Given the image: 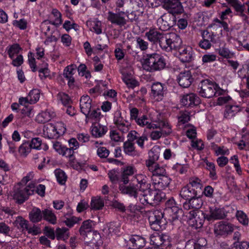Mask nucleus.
Instances as JSON below:
<instances>
[{
	"label": "nucleus",
	"mask_w": 249,
	"mask_h": 249,
	"mask_svg": "<svg viewBox=\"0 0 249 249\" xmlns=\"http://www.w3.org/2000/svg\"><path fill=\"white\" fill-rule=\"evenodd\" d=\"M191 71H185L180 72L177 77V81L180 86L183 88H187L190 87L193 81Z\"/></svg>",
	"instance_id": "16"
},
{
	"label": "nucleus",
	"mask_w": 249,
	"mask_h": 249,
	"mask_svg": "<svg viewBox=\"0 0 249 249\" xmlns=\"http://www.w3.org/2000/svg\"><path fill=\"white\" fill-rule=\"evenodd\" d=\"M104 206V201L100 197H94L91 198L90 207L92 210H100Z\"/></svg>",
	"instance_id": "46"
},
{
	"label": "nucleus",
	"mask_w": 249,
	"mask_h": 249,
	"mask_svg": "<svg viewBox=\"0 0 249 249\" xmlns=\"http://www.w3.org/2000/svg\"><path fill=\"white\" fill-rule=\"evenodd\" d=\"M54 113L48 110L43 111L36 117V121L39 123L44 124L49 122L54 116Z\"/></svg>",
	"instance_id": "38"
},
{
	"label": "nucleus",
	"mask_w": 249,
	"mask_h": 249,
	"mask_svg": "<svg viewBox=\"0 0 249 249\" xmlns=\"http://www.w3.org/2000/svg\"><path fill=\"white\" fill-rule=\"evenodd\" d=\"M66 131L64 124L61 122L55 124H48L45 125L43 129L44 137L49 139H57L63 135Z\"/></svg>",
	"instance_id": "3"
},
{
	"label": "nucleus",
	"mask_w": 249,
	"mask_h": 249,
	"mask_svg": "<svg viewBox=\"0 0 249 249\" xmlns=\"http://www.w3.org/2000/svg\"><path fill=\"white\" fill-rule=\"evenodd\" d=\"M69 236L68 229L66 228H57L55 230V236L58 240H65L68 239Z\"/></svg>",
	"instance_id": "45"
},
{
	"label": "nucleus",
	"mask_w": 249,
	"mask_h": 249,
	"mask_svg": "<svg viewBox=\"0 0 249 249\" xmlns=\"http://www.w3.org/2000/svg\"><path fill=\"white\" fill-rule=\"evenodd\" d=\"M164 216L163 213L160 210H155L150 213L148 220L152 229L160 231L165 229L166 221Z\"/></svg>",
	"instance_id": "5"
},
{
	"label": "nucleus",
	"mask_w": 249,
	"mask_h": 249,
	"mask_svg": "<svg viewBox=\"0 0 249 249\" xmlns=\"http://www.w3.org/2000/svg\"><path fill=\"white\" fill-rule=\"evenodd\" d=\"M178 58L183 62H190L194 60V52L192 48L190 46L184 45L178 51Z\"/></svg>",
	"instance_id": "14"
},
{
	"label": "nucleus",
	"mask_w": 249,
	"mask_h": 249,
	"mask_svg": "<svg viewBox=\"0 0 249 249\" xmlns=\"http://www.w3.org/2000/svg\"><path fill=\"white\" fill-rule=\"evenodd\" d=\"M197 191L195 188L191 187L189 185L183 187L179 193L180 196L186 201L197 196Z\"/></svg>",
	"instance_id": "24"
},
{
	"label": "nucleus",
	"mask_w": 249,
	"mask_h": 249,
	"mask_svg": "<svg viewBox=\"0 0 249 249\" xmlns=\"http://www.w3.org/2000/svg\"><path fill=\"white\" fill-rule=\"evenodd\" d=\"M162 7L168 11V14L173 16L181 14L183 11L181 3L178 0H164Z\"/></svg>",
	"instance_id": "12"
},
{
	"label": "nucleus",
	"mask_w": 249,
	"mask_h": 249,
	"mask_svg": "<svg viewBox=\"0 0 249 249\" xmlns=\"http://www.w3.org/2000/svg\"><path fill=\"white\" fill-rule=\"evenodd\" d=\"M236 11L243 14L244 10V6L238 0H228L227 1Z\"/></svg>",
	"instance_id": "56"
},
{
	"label": "nucleus",
	"mask_w": 249,
	"mask_h": 249,
	"mask_svg": "<svg viewBox=\"0 0 249 249\" xmlns=\"http://www.w3.org/2000/svg\"><path fill=\"white\" fill-rule=\"evenodd\" d=\"M170 183V178L166 175L153 179V185L156 190H164Z\"/></svg>",
	"instance_id": "25"
},
{
	"label": "nucleus",
	"mask_w": 249,
	"mask_h": 249,
	"mask_svg": "<svg viewBox=\"0 0 249 249\" xmlns=\"http://www.w3.org/2000/svg\"><path fill=\"white\" fill-rule=\"evenodd\" d=\"M31 148L29 142H26L23 143L19 147V153L23 156H26L30 153Z\"/></svg>",
	"instance_id": "60"
},
{
	"label": "nucleus",
	"mask_w": 249,
	"mask_h": 249,
	"mask_svg": "<svg viewBox=\"0 0 249 249\" xmlns=\"http://www.w3.org/2000/svg\"><path fill=\"white\" fill-rule=\"evenodd\" d=\"M95 225V222L90 219L83 222L80 229L79 232L81 236L83 238L87 236L89 232H93L92 229Z\"/></svg>",
	"instance_id": "27"
},
{
	"label": "nucleus",
	"mask_w": 249,
	"mask_h": 249,
	"mask_svg": "<svg viewBox=\"0 0 249 249\" xmlns=\"http://www.w3.org/2000/svg\"><path fill=\"white\" fill-rule=\"evenodd\" d=\"M169 51L175 50L178 52L184 45L182 44V40L178 35L175 33H171V37Z\"/></svg>",
	"instance_id": "29"
},
{
	"label": "nucleus",
	"mask_w": 249,
	"mask_h": 249,
	"mask_svg": "<svg viewBox=\"0 0 249 249\" xmlns=\"http://www.w3.org/2000/svg\"><path fill=\"white\" fill-rule=\"evenodd\" d=\"M149 159L146 160V166H148V163H150V165L157 163L156 161L158 160L159 158L160 154L158 151L156 149L152 148L149 152Z\"/></svg>",
	"instance_id": "43"
},
{
	"label": "nucleus",
	"mask_w": 249,
	"mask_h": 249,
	"mask_svg": "<svg viewBox=\"0 0 249 249\" xmlns=\"http://www.w3.org/2000/svg\"><path fill=\"white\" fill-rule=\"evenodd\" d=\"M123 147L124 152L126 155L133 157L140 156V153L135 150L134 142H125Z\"/></svg>",
	"instance_id": "36"
},
{
	"label": "nucleus",
	"mask_w": 249,
	"mask_h": 249,
	"mask_svg": "<svg viewBox=\"0 0 249 249\" xmlns=\"http://www.w3.org/2000/svg\"><path fill=\"white\" fill-rule=\"evenodd\" d=\"M57 100L64 106L71 104V101L69 96L63 92H59L56 95Z\"/></svg>",
	"instance_id": "49"
},
{
	"label": "nucleus",
	"mask_w": 249,
	"mask_h": 249,
	"mask_svg": "<svg viewBox=\"0 0 249 249\" xmlns=\"http://www.w3.org/2000/svg\"><path fill=\"white\" fill-rule=\"evenodd\" d=\"M116 13H113L109 11L107 18V20L112 24L119 27L124 26L127 23V20L125 18V12L120 11L119 9H116Z\"/></svg>",
	"instance_id": "10"
},
{
	"label": "nucleus",
	"mask_w": 249,
	"mask_h": 249,
	"mask_svg": "<svg viewBox=\"0 0 249 249\" xmlns=\"http://www.w3.org/2000/svg\"><path fill=\"white\" fill-rule=\"evenodd\" d=\"M15 223L18 228H20L22 231L28 229L29 222L21 216H18L16 218Z\"/></svg>",
	"instance_id": "55"
},
{
	"label": "nucleus",
	"mask_w": 249,
	"mask_h": 249,
	"mask_svg": "<svg viewBox=\"0 0 249 249\" xmlns=\"http://www.w3.org/2000/svg\"><path fill=\"white\" fill-rule=\"evenodd\" d=\"M136 47L142 51L147 50L149 43L141 36H136L135 38Z\"/></svg>",
	"instance_id": "47"
},
{
	"label": "nucleus",
	"mask_w": 249,
	"mask_h": 249,
	"mask_svg": "<svg viewBox=\"0 0 249 249\" xmlns=\"http://www.w3.org/2000/svg\"><path fill=\"white\" fill-rule=\"evenodd\" d=\"M29 219L33 223H37L40 221L43 216L42 211L39 208L34 207L30 212Z\"/></svg>",
	"instance_id": "37"
},
{
	"label": "nucleus",
	"mask_w": 249,
	"mask_h": 249,
	"mask_svg": "<svg viewBox=\"0 0 249 249\" xmlns=\"http://www.w3.org/2000/svg\"><path fill=\"white\" fill-rule=\"evenodd\" d=\"M107 175L112 183H117L120 179V174L117 170L113 169L108 171Z\"/></svg>",
	"instance_id": "58"
},
{
	"label": "nucleus",
	"mask_w": 249,
	"mask_h": 249,
	"mask_svg": "<svg viewBox=\"0 0 249 249\" xmlns=\"http://www.w3.org/2000/svg\"><path fill=\"white\" fill-rule=\"evenodd\" d=\"M163 213L165 216L168 217L165 218H168L169 221L173 222L178 219L179 215L182 213V210L179 208H165Z\"/></svg>",
	"instance_id": "23"
},
{
	"label": "nucleus",
	"mask_w": 249,
	"mask_h": 249,
	"mask_svg": "<svg viewBox=\"0 0 249 249\" xmlns=\"http://www.w3.org/2000/svg\"><path fill=\"white\" fill-rule=\"evenodd\" d=\"M83 239L85 244L91 249H99V246L103 243L100 233L96 231L89 232Z\"/></svg>",
	"instance_id": "11"
},
{
	"label": "nucleus",
	"mask_w": 249,
	"mask_h": 249,
	"mask_svg": "<svg viewBox=\"0 0 249 249\" xmlns=\"http://www.w3.org/2000/svg\"><path fill=\"white\" fill-rule=\"evenodd\" d=\"M176 24L175 16L170 14H164L157 21L159 29L161 31H167Z\"/></svg>",
	"instance_id": "8"
},
{
	"label": "nucleus",
	"mask_w": 249,
	"mask_h": 249,
	"mask_svg": "<svg viewBox=\"0 0 249 249\" xmlns=\"http://www.w3.org/2000/svg\"><path fill=\"white\" fill-rule=\"evenodd\" d=\"M152 118L154 117H151L150 122L147 116L142 115V116L139 117L135 122L140 126L143 127L145 126L147 128L154 129V127H156V126H155V123L153 122L152 121Z\"/></svg>",
	"instance_id": "34"
},
{
	"label": "nucleus",
	"mask_w": 249,
	"mask_h": 249,
	"mask_svg": "<svg viewBox=\"0 0 249 249\" xmlns=\"http://www.w3.org/2000/svg\"><path fill=\"white\" fill-rule=\"evenodd\" d=\"M217 86L208 79L202 80L198 86L199 95L204 98H210L216 96Z\"/></svg>",
	"instance_id": "6"
},
{
	"label": "nucleus",
	"mask_w": 249,
	"mask_h": 249,
	"mask_svg": "<svg viewBox=\"0 0 249 249\" xmlns=\"http://www.w3.org/2000/svg\"><path fill=\"white\" fill-rule=\"evenodd\" d=\"M137 170L133 166H127L124 167L121 175V181L124 184H127L129 181V177L136 172Z\"/></svg>",
	"instance_id": "32"
},
{
	"label": "nucleus",
	"mask_w": 249,
	"mask_h": 249,
	"mask_svg": "<svg viewBox=\"0 0 249 249\" xmlns=\"http://www.w3.org/2000/svg\"><path fill=\"white\" fill-rule=\"evenodd\" d=\"M128 244L131 249H139L145 246V239L138 235H132L129 237Z\"/></svg>",
	"instance_id": "19"
},
{
	"label": "nucleus",
	"mask_w": 249,
	"mask_h": 249,
	"mask_svg": "<svg viewBox=\"0 0 249 249\" xmlns=\"http://www.w3.org/2000/svg\"><path fill=\"white\" fill-rule=\"evenodd\" d=\"M113 121L116 127L122 133H126L129 131L130 123L122 117L120 110H117L115 111Z\"/></svg>",
	"instance_id": "9"
},
{
	"label": "nucleus",
	"mask_w": 249,
	"mask_h": 249,
	"mask_svg": "<svg viewBox=\"0 0 249 249\" xmlns=\"http://www.w3.org/2000/svg\"><path fill=\"white\" fill-rule=\"evenodd\" d=\"M94 106L92 105V100L88 95H83L80 100L81 111L84 114H89Z\"/></svg>",
	"instance_id": "20"
},
{
	"label": "nucleus",
	"mask_w": 249,
	"mask_h": 249,
	"mask_svg": "<svg viewBox=\"0 0 249 249\" xmlns=\"http://www.w3.org/2000/svg\"><path fill=\"white\" fill-rule=\"evenodd\" d=\"M162 34L155 29H150L145 33V36L150 42L154 44H156L160 39Z\"/></svg>",
	"instance_id": "33"
},
{
	"label": "nucleus",
	"mask_w": 249,
	"mask_h": 249,
	"mask_svg": "<svg viewBox=\"0 0 249 249\" xmlns=\"http://www.w3.org/2000/svg\"><path fill=\"white\" fill-rule=\"evenodd\" d=\"M101 112L99 108H96L94 107L89 113V114H85L87 118L91 119L95 121L99 120L101 116Z\"/></svg>",
	"instance_id": "54"
},
{
	"label": "nucleus",
	"mask_w": 249,
	"mask_h": 249,
	"mask_svg": "<svg viewBox=\"0 0 249 249\" xmlns=\"http://www.w3.org/2000/svg\"><path fill=\"white\" fill-rule=\"evenodd\" d=\"M166 89L165 85L160 82L154 83L151 86V93L158 100L162 99Z\"/></svg>",
	"instance_id": "18"
},
{
	"label": "nucleus",
	"mask_w": 249,
	"mask_h": 249,
	"mask_svg": "<svg viewBox=\"0 0 249 249\" xmlns=\"http://www.w3.org/2000/svg\"><path fill=\"white\" fill-rule=\"evenodd\" d=\"M140 192L139 201L143 205L149 204L154 205L162 199L161 194L157 190H152L149 188L147 190Z\"/></svg>",
	"instance_id": "4"
},
{
	"label": "nucleus",
	"mask_w": 249,
	"mask_h": 249,
	"mask_svg": "<svg viewBox=\"0 0 249 249\" xmlns=\"http://www.w3.org/2000/svg\"><path fill=\"white\" fill-rule=\"evenodd\" d=\"M76 66L75 65H71L68 66L64 70V76L65 78L73 76L76 70Z\"/></svg>",
	"instance_id": "61"
},
{
	"label": "nucleus",
	"mask_w": 249,
	"mask_h": 249,
	"mask_svg": "<svg viewBox=\"0 0 249 249\" xmlns=\"http://www.w3.org/2000/svg\"><path fill=\"white\" fill-rule=\"evenodd\" d=\"M138 186L139 191H144L150 188V184L148 182L147 177L143 174H139L135 176Z\"/></svg>",
	"instance_id": "26"
},
{
	"label": "nucleus",
	"mask_w": 249,
	"mask_h": 249,
	"mask_svg": "<svg viewBox=\"0 0 249 249\" xmlns=\"http://www.w3.org/2000/svg\"><path fill=\"white\" fill-rule=\"evenodd\" d=\"M148 170L152 173L153 177L159 178L166 175V172L165 168L156 163L151 165L150 163H148L147 167Z\"/></svg>",
	"instance_id": "31"
},
{
	"label": "nucleus",
	"mask_w": 249,
	"mask_h": 249,
	"mask_svg": "<svg viewBox=\"0 0 249 249\" xmlns=\"http://www.w3.org/2000/svg\"><path fill=\"white\" fill-rule=\"evenodd\" d=\"M240 110L238 106L227 105L224 113V116L226 119H231Z\"/></svg>",
	"instance_id": "39"
},
{
	"label": "nucleus",
	"mask_w": 249,
	"mask_h": 249,
	"mask_svg": "<svg viewBox=\"0 0 249 249\" xmlns=\"http://www.w3.org/2000/svg\"><path fill=\"white\" fill-rule=\"evenodd\" d=\"M202 202L201 199L197 196L186 201L183 204V207L186 210L193 209V210L198 211L201 207Z\"/></svg>",
	"instance_id": "21"
},
{
	"label": "nucleus",
	"mask_w": 249,
	"mask_h": 249,
	"mask_svg": "<svg viewBox=\"0 0 249 249\" xmlns=\"http://www.w3.org/2000/svg\"><path fill=\"white\" fill-rule=\"evenodd\" d=\"M160 234L159 233L156 232L150 237L151 244L155 246L156 247H161V242L160 239Z\"/></svg>",
	"instance_id": "59"
},
{
	"label": "nucleus",
	"mask_w": 249,
	"mask_h": 249,
	"mask_svg": "<svg viewBox=\"0 0 249 249\" xmlns=\"http://www.w3.org/2000/svg\"><path fill=\"white\" fill-rule=\"evenodd\" d=\"M233 230V226L229 223L220 222L215 227V232L219 235H225L231 232Z\"/></svg>",
	"instance_id": "28"
},
{
	"label": "nucleus",
	"mask_w": 249,
	"mask_h": 249,
	"mask_svg": "<svg viewBox=\"0 0 249 249\" xmlns=\"http://www.w3.org/2000/svg\"><path fill=\"white\" fill-rule=\"evenodd\" d=\"M73 154L74 150L73 149L64 146L60 155L69 158L70 160H72L74 159Z\"/></svg>",
	"instance_id": "63"
},
{
	"label": "nucleus",
	"mask_w": 249,
	"mask_h": 249,
	"mask_svg": "<svg viewBox=\"0 0 249 249\" xmlns=\"http://www.w3.org/2000/svg\"><path fill=\"white\" fill-rule=\"evenodd\" d=\"M206 245V240L204 238H200L195 243H187L184 249H205Z\"/></svg>",
	"instance_id": "35"
},
{
	"label": "nucleus",
	"mask_w": 249,
	"mask_h": 249,
	"mask_svg": "<svg viewBox=\"0 0 249 249\" xmlns=\"http://www.w3.org/2000/svg\"><path fill=\"white\" fill-rule=\"evenodd\" d=\"M20 50H21V48L19 44L17 43H15L11 46H9L6 48V51L9 57L11 59H13L14 56L16 54H18Z\"/></svg>",
	"instance_id": "44"
},
{
	"label": "nucleus",
	"mask_w": 249,
	"mask_h": 249,
	"mask_svg": "<svg viewBox=\"0 0 249 249\" xmlns=\"http://www.w3.org/2000/svg\"><path fill=\"white\" fill-rule=\"evenodd\" d=\"M201 36L203 39H205L210 41L211 44L216 43V35L213 32H209L207 30H203L201 32Z\"/></svg>",
	"instance_id": "48"
},
{
	"label": "nucleus",
	"mask_w": 249,
	"mask_h": 249,
	"mask_svg": "<svg viewBox=\"0 0 249 249\" xmlns=\"http://www.w3.org/2000/svg\"><path fill=\"white\" fill-rule=\"evenodd\" d=\"M181 103L184 106L193 107L200 103L199 98L195 93H191L183 96Z\"/></svg>",
	"instance_id": "17"
},
{
	"label": "nucleus",
	"mask_w": 249,
	"mask_h": 249,
	"mask_svg": "<svg viewBox=\"0 0 249 249\" xmlns=\"http://www.w3.org/2000/svg\"><path fill=\"white\" fill-rule=\"evenodd\" d=\"M90 25V30L95 32L96 34H101L102 32L101 28L102 23L100 21H92L87 22V25Z\"/></svg>",
	"instance_id": "50"
},
{
	"label": "nucleus",
	"mask_w": 249,
	"mask_h": 249,
	"mask_svg": "<svg viewBox=\"0 0 249 249\" xmlns=\"http://www.w3.org/2000/svg\"><path fill=\"white\" fill-rule=\"evenodd\" d=\"M236 217L238 221L244 226L248 225L249 222V218L246 214L242 211L238 210L236 213Z\"/></svg>",
	"instance_id": "53"
},
{
	"label": "nucleus",
	"mask_w": 249,
	"mask_h": 249,
	"mask_svg": "<svg viewBox=\"0 0 249 249\" xmlns=\"http://www.w3.org/2000/svg\"><path fill=\"white\" fill-rule=\"evenodd\" d=\"M92 135L95 138L103 137L107 131V126L99 124H94L90 128Z\"/></svg>",
	"instance_id": "30"
},
{
	"label": "nucleus",
	"mask_w": 249,
	"mask_h": 249,
	"mask_svg": "<svg viewBox=\"0 0 249 249\" xmlns=\"http://www.w3.org/2000/svg\"><path fill=\"white\" fill-rule=\"evenodd\" d=\"M170 37L171 33L168 34H162L160 39L158 43L162 49L166 51H169L170 41V38H169Z\"/></svg>",
	"instance_id": "42"
},
{
	"label": "nucleus",
	"mask_w": 249,
	"mask_h": 249,
	"mask_svg": "<svg viewBox=\"0 0 249 249\" xmlns=\"http://www.w3.org/2000/svg\"><path fill=\"white\" fill-rule=\"evenodd\" d=\"M238 146L241 150L249 149V135H244L242 136V139L238 143Z\"/></svg>",
	"instance_id": "57"
},
{
	"label": "nucleus",
	"mask_w": 249,
	"mask_h": 249,
	"mask_svg": "<svg viewBox=\"0 0 249 249\" xmlns=\"http://www.w3.org/2000/svg\"><path fill=\"white\" fill-rule=\"evenodd\" d=\"M28 96L29 97L30 104H34L36 103L40 98V91L38 89H33L31 90Z\"/></svg>",
	"instance_id": "51"
},
{
	"label": "nucleus",
	"mask_w": 249,
	"mask_h": 249,
	"mask_svg": "<svg viewBox=\"0 0 249 249\" xmlns=\"http://www.w3.org/2000/svg\"><path fill=\"white\" fill-rule=\"evenodd\" d=\"M166 65L165 59L161 55L157 53L148 54L142 64L144 70L148 71H160Z\"/></svg>",
	"instance_id": "1"
},
{
	"label": "nucleus",
	"mask_w": 249,
	"mask_h": 249,
	"mask_svg": "<svg viewBox=\"0 0 249 249\" xmlns=\"http://www.w3.org/2000/svg\"><path fill=\"white\" fill-rule=\"evenodd\" d=\"M42 213L43 215V219L49 223L53 225L56 223V216L52 210L46 209L42 211Z\"/></svg>",
	"instance_id": "41"
},
{
	"label": "nucleus",
	"mask_w": 249,
	"mask_h": 249,
	"mask_svg": "<svg viewBox=\"0 0 249 249\" xmlns=\"http://www.w3.org/2000/svg\"><path fill=\"white\" fill-rule=\"evenodd\" d=\"M54 174L57 181L61 184H64L67 178L65 173L60 169H56L54 171Z\"/></svg>",
	"instance_id": "52"
},
{
	"label": "nucleus",
	"mask_w": 249,
	"mask_h": 249,
	"mask_svg": "<svg viewBox=\"0 0 249 249\" xmlns=\"http://www.w3.org/2000/svg\"><path fill=\"white\" fill-rule=\"evenodd\" d=\"M35 184L30 183L28 185L17 184L15 186L12 196L19 204L23 203L33 193Z\"/></svg>",
	"instance_id": "2"
},
{
	"label": "nucleus",
	"mask_w": 249,
	"mask_h": 249,
	"mask_svg": "<svg viewBox=\"0 0 249 249\" xmlns=\"http://www.w3.org/2000/svg\"><path fill=\"white\" fill-rule=\"evenodd\" d=\"M189 224L193 228L197 229L202 227L207 215L201 211L192 210L189 212Z\"/></svg>",
	"instance_id": "7"
},
{
	"label": "nucleus",
	"mask_w": 249,
	"mask_h": 249,
	"mask_svg": "<svg viewBox=\"0 0 249 249\" xmlns=\"http://www.w3.org/2000/svg\"><path fill=\"white\" fill-rule=\"evenodd\" d=\"M119 189L121 193L124 195H127L130 197H133L137 198L139 197V187L138 185L134 184H130L128 186H125L124 184H120Z\"/></svg>",
	"instance_id": "15"
},
{
	"label": "nucleus",
	"mask_w": 249,
	"mask_h": 249,
	"mask_svg": "<svg viewBox=\"0 0 249 249\" xmlns=\"http://www.w3.org/2000/svg\"><path fill=\"white\" fill-rule=\"evenodd\" d=\"M158 116L160 117V115L158 114L157 118L152 119L153 122L155 123V126H156L154 129L159 128L163 137L170 135L172 132L171 125L167 122L161 121Z\"/></svg>",
	"instance_id": "13"
},
{
	"label": "nucleus",
	"mask_w": 249,
	"mask_h": 249,
	"mask_svg": "<svg viewBox=\"0 0 249 249\" xmlns=\"http://www.w3.org/2000/svg\"><path fill=\"white\" fill-rule=\"evenodd\" d=\"M209 209V213L207 214V219L208 220L221 219L226 216L223 209L212 207H210Z\"/></svg>",
	"instance_id": "22"
},
{
	"label": "nucleus",
	"mask_w": 249,
	"mask_h": 249,
	"mask_svg": "<svg viewBox=\"0 0 249 249\" xmlns=\"http://www.w3.org/2000/svg\"><path fill=\"white\" fill-rule=\"evenodd\" d=\"M12 24L14 26L20 30H25L27 26V21L24 18L19 20H14L13 21Z\"/></svg>",
	"instance_id": "62"
},
{
	"label": "nucleus",
	"mask_w": 249,
	"mask_h": 249,
	"mask_svg": "<svg viewBox=\"0 0 249 249\" xmlns=\"http://www.w3.org/2000/svg\"><path fill=\"white\" fill-rule=\"evenodd\" d=\"M31 149L40 150L43 149L46 151L48 149V146L45 143H42V141L39 138H34L29 142Z\"/></svg>",
	"instance_id": "40"
},
{
	"label": "nucleus",
	"mask_w": 249,
	"mask_h": 249,
	"mask_svg": "<svg viewBox=\"0 0 249 249\" xmlns=\"http://www.w3.org/2000/svg\"><path fill=\"white\" fill-rule=\"evenodd\" d=\"M190 119V113L187 111H180L178 116V122L185 124L188 122Z\"/></svg>",
	"instance_id": "64"
}]
</instances>
